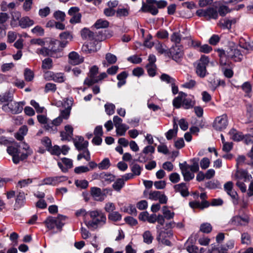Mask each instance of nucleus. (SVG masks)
<instances>
[{
  "instance_id": "1",
  "label": "nucleus",
  "mask_w": 253,
  "mask_h": 253,
  "mask_svg": "<svg viewBox=\"0 0 253 253\" xmlns=\"http://www.w3.org/2000/svg\"><path fill=\"white\" fill-rule=\"evenodd\" d=\"M7 151L12 156V161L15 164H17L20 161L26 159L33 153L32 150L25 142H21L19 145L16 143L14 146H8Z\"/></svg>"
},
{
  "instance_id": "2",
  "label": "nucleus",
  "mask_w": 253,
  "mask_h": 253,
  "mask_svg": "<svg viewBox=\"0 0 253 253\" xmlns=\"http://www.w3.org/2000/svg\"><path fill=\"white\" fill-rule=\"evenodd\" d=\"M91 220L85 222L87 227L94 230L101 228L106 223L107 218L105 214L101 211L95 210L88 212Z\"/></svg>"
},
{
  "instance_id": "3",
  "label": "nucleus",
  "mask_w": 253,
  "mask_h": 253,
  "mask_svg": "<svg viewBox=\"0 0 253 253\" xmlns=\"http://www.w3.org/2000/svg\"><path fill=\"white\" fill-rule=\"evenodd\" d=\"M66 216L59 215L57 217L48 216L43 222L49 230L53 229L55 227L61 229L65 224Z\"/></svg>"
},
{
  "instance_id": "4",
  "label": "nucleus",
  "mask_w": 253,
  "mask_h": 253,
  "mask_svg": "<svg viewBox=\"0 0 253 253\" xmlns=\"http://www.w3.org/2000/svg\"><path fill=\"white\" fill-rule=\"evenodd\" d=\"M209 63V57L205 55H202L200 59L197 61L196 72L200 77L203 78L207 75L206 67Z\"/></svg>"
},
{
  "instance_id": "5",
  "label": "nucleus",
  "mask_w": 253,
  "mask_h": 253,
  "mask_svg": "<svg viewBox=\"0 0 253 253\" xmlns=\"http://www.w3.org/2000/svg\"><path fill=\"white\" fill-rule=\"evenodd\" d=\"M196 13L199 17H204L207 19H216L218 17V12L216 8L214 7H210L205 9H198Z\"/></svg>"
},
{
  "instance_id": "6",
  "label": "nucleus",
  "mask_w": 253,
  "mask_h": 253,
  "mask_svg": "<svg viewBox=\"0 0 253 253\" xmlns=\"http://www.w3.org/2000/svg\"><path fill=\"white\" fill-rule=\"evenodd\" d=\"M22 102H10L2 106V109L6 112H10L13 114L20 113L23 110Z\"/></svg>"
},
{
  "instance_id": "7",
  "label": "nucleus",
  "mask_w": 253,
  "mask_h": 253,
  "mask_svg": "<svg viewBox=\"0 0 253 253\" xmlns=\"http://www.w3.org/2000/svg\"><path fill=\"white\" fill-rule=\"evenodd\" d=\"M171 58L176 62H180L183 58V47L179 44L173 45L169 49Z\"/></svg>"
},
{
  "instance_id": "8",
  "label": "nucleus",
  "mask_w": 253,
  "mask_h": 253,
  "mask_svg": "<svg viewBox=\"0 0 253 253\" xmlns=\"http://www.w3.org/2000/svg\"><path fill=\"white\" fill-rule=\"evenodd\" d=\"M228 124V118L226 115L223 114L218 116L215 119L213 127L217 130H222L226 128Z\"/></svg>"
},
{
  "instance_id": "9",
  "label": "nucleus",
  "mask_w": 253,
  "mask_h": 253,
  "mask_svg": "<svg viewBox=\"0 0 253 253\" xmlns=\"http://www.w3.org/2000/svg\"><path fill=\"white\" fill-rule=\"evenodd\" d=\"M179 166L184 181H189L194 178L195 172L190 170V169H189L188 167V164L186 162H184L182 163H179Z\"/></svg>"
},
{
  "instance_id": "10",
  "label": "nucleus",
  "mask_w": 253,
  "mask_h": 253,
  "mask_svg": "<svg viewBox=\"0 0 253 253\" xmlns=\"http://www.w3.org/2000/svg\"><path fill=\"white\" fill-rule=\"evenodd\" d=\"M98 73V68L96 66H92L89 70L88 77L84 81V84L88 86L97 83V74Z\"/></svg>"
},
{
  "instance_id": "11",
  "label": "nucleus",
  "mask_w": 253,
  "mask_h": 253,
  "mask_svg": "<svg viewBox=\"0 0 253 253\" xmlns=\"http://www.w3.org/2000/svg\"><path fill=\"white\" fill-rule=\"evenodd\" d=\"M67 180V177L65 176L48 177L43 179V183L42 184L55 186L60 183L65 181Z\"/></svg>"
},
{
  "instance_id": "12",
  "label": "nucleus",
  "mask_w": 253,
  "mask_h": 253,
  "mask_svg": "<svg viewBox=\"0 0 253 253\" xmlns=\"http://www.w3.org/2000/svg\"><path fill=\"white\" fill-rule=\"evenodd\" d=\"M60 41L59 42V46L60 50L65 47L69 43V42L71 41L73 39V36L72 33L69 31H65L61 33L59 35Z\"/></svg>"
},
{
  "instance_id": "13",
  "label": "nucleus",
  "mask_w": 253,
  "mask_h": 253,
  "mask_svg": "<svg viewBox=\"0 0 253 253\" xmlns=\"http://www.w3.org/2000/svg\"><path fill=\"white\" fill-rule=\"evenodd\" d=\"M250 221V218L248 215L243 217L235 216L230 220V223L235 226H246Z\"/></svg>"
},
{
  "instance_id": "14",
  "label": "nucleus",
  "mask_w": 253,
  "mask_h": 253,
  "mask_svg": "<svg viewBox=\"0 0 253 253\" xmlns=\"http://www.w3.org/2000/svg\"><path fill=\"white\" fill-rule=\"evenodd\" d=\"M156 228L158 233L157 239L158 241L164 240L165 238H170L173 235V233L171 230H163L160 225H157Z\"/></svg>"
},
{
  "instance_id": "15",
  "label": "nucleus",
  "mask_w": 253,
  "mask_h": 253,
  "mask_svg": "<svg viewBox=\"0 0 253 253\" xmlns=\"http://www.w3.org/2000/svg\"><path fill=\"white\" fill-rule=\"evenodd\" d=\"M73 135V128L69 125L65 126L64 130L60 132V136L62 140L70 141Z\"/></svg>"
},
{
  "instance_id": "16",
  "label": "nucleus",
  "mask_w": 253,
  "mask_h": 253,
  "mask_svg": "<svg viewBox=\"0 0 253 253\" xmlns=\"http://www.w3.org/2000/svg\"><path fill=\"white\" fill-rule=\"evenodd\" d=\"M61 161L62 163L65 165V167H64L62 164L60 162H58L57 165L63 172H67L69 169L73 167V161L71 159L67 158H63L61 159Z\"/></svg>"
},
{
  "instance_id": "17",
  "label": "nucleus",
  "mask_w": 253,
  "mask_h": 253,
  "mask_svg": "<svg viewBox=\"0 0 253 253\" xmlns=\"http://www.w3.org/2000/svg\"><path fill=\"white\" fill-rule=\"evenodd\" d=\"M74 145L76 148L79 150H84L87 149L88 145V142L85 141L84 138L82 136H78L74 140Z\"/></svg>"
},
{
  "instance_id": "18",
  "label": "nucleus",
  "mask_w": 253,
  "mask_h": 253,
  "mask_svg": "<svg viewBox=\"0 0 253 253\" xmlns=\"http://www.w3.org/2000/svg\"><path fill=\"white\" fill-rule=\"evenodd\" d=\"M173 189L175 192L180 193L182 197H187L189 194L188 188L185 183L182 182L174 185Z\"/></svg>"
},
{
  "instance_id": "19",
  "label": "nucleus",
  "mask_w": 253,
  "mask_h": 253,
  "mask_svg": "<svg viewBox=\"0 0 253 253\" xmlns=\"http://www.w3.org/2000/svg\"><path fill=\"white\" fill-rule=\"evenodd\" d=\"M60 50V49L59 48L55 49L52 47L49 49L45 47H42L40 49H38L37 50V53L42 54L44 56H50L53 57L58 58L59 57L55 56L54 54L56 52H59Z\"/></svg>"
},
{
  "instance_id": "20",
  "label": "nucleus",
  "mask_w": 253,
  "mask_h": 253,
  "mask_svg": "<svg viewBox=\"0 0 253 253\" xmlns=\"http://www.w3.org/2000/svg\"><path fill=\"white\" fill-rule=\"evenodd\" d=\"M69 62L73 65H78L82 63L83 58L80 57L79 54L75 51L71 52L68 55Z\"/></svg>"
},
{
  "instance_id": "21",
  "label": "nucleus",
  "mask_w": 253,
  "mask_h": 253,
  "mask_svg": "<svg viewBox=\"0 0 253 253\" xmlns=\"http://www.w3.org/2000/svg\"><path fill=\"white\" fill-rule=\"evenodd\" d=\"M11 16L10 25L12 28L19 26L21 16V13L18 11H13L10 13Z\"/></svg>"
},
{
  "instance_id": "22",
  "label": "nucleus",
  "mask_w": 253,
  "mask_h": 253,
  "mask_svg": "<svg viewBox=\"0 0 253 253\" xmlns=\"http://www.w3.org/2000/svg\"><path fill=\"white\" fill-rule=\"evenodd\" d=\"M154 4H155V3L147 2V4H146L143 2L141 10L143 12H148L151 13L152 15H155L158 13V10Z\"/></svg>"
},
{
  "instance_id": "23",
  "label": "nucleus",
  "mask_w": 253,
  "mask_h": 253,
  "mask_svg": "<svg viewBox=\"0 0 253 253\" xmlns=\"http://www.w3.org/2000/svg\"><path fill=\"white\" fill-rule=\"evenodd\" d=\"M99 178L105 184H109L114 181L115 176L112 174L102 172L99 175Z\"/></svg>"
},
{
  "instance_id": "24",
  "label": "nucleus",
  "mask_w": 253,
  "mask_h": 253,
  "mask_svg": "<svg viewBox=\"0 0 253 253\" xmlns=\"http://www.w3.org/2000/svg\"><path fill=\"white\" fill-rule=\"evenodd\" d=\"M231 138L235 141H240L243 139L242 132L238 131L236 129L232 128L229 132Z\"/></svg>"
},
{
  "instance_id": "25",
  "label": "nucleus",
  "mask_w": 253,
  "mask_h": 253,
  "mask_svg": "<svg viewBox=\"0 0 253 253\" xmlns=\"http://www.w3.org/2000/svg\"><path fill=\"white\" fill-rule=\"evenodd\" d=\"M220 65L223 67H230L231 63L229 61L228 57L226 56L225 52L223 50L220 51L219 53Z\"/></svg>"
},
{
  "instance_id": "26",
  "label": "nucleus",
  "mask_w": 253,
  "mask_h": 253,
  "mask_svg": "<svg viewBox=\"0 0 253 253\" xmlns=\"http://www.w3.org/2000/svg\"><path fill=\"white\" fill-rule=\"evenodd\" d=\"M34 24V22L32 19L28 16H25L20 19L19 26L22 28H26L33 25Z\"/></svg>"
},
{
  "instance_id": "27",
  "label": "nucleus",
  "mask_w": 253,
  "mask_h": 253,
  "mask_svg": "<svg viewBox=\"0 0 253 253\" xmlns=\"http://www.w3.org/2000/svg\"><path fill=\"white\" fill-rule=\"evenodd\" d=\"M178 130V126L174 120L173 127L172 129H169L166 133V137L168 140H171L173 137L177 135Z\"/></svg>"
},
{
  "instance_id": "28",
  "label": "nucleus",
  "mask_w": 253,
  "mask_h": 253,
  "mask_svg": "<svg viewBox=\"0 0 253 253\" xmlns=\"http://www.w3.org/2000/svg\"><path fill=\"white\" fill-rule=\"evenodd\" d=\"M81 36L85 40L91 41L94 39V34L87 28H84L81 31Z\"/></svg>"
},
{
  "instance_id": "29",
  "label": "nucleus",
  "mask_w": 253,
  "mask_h": 253,
  "mask_svg": "<svg viewBox=\"0 0 253 253\" xmlns=\"http://www.w3.org/2000/svg\"><path fill=\"white\" fill-rule=\"evenodd\" d=\"M127 76L128 74L126 71H123L117 75V78L119 81L117 85L119 87H121L126 84Z\"/></svg>"
},
{
  "instance_id": "30",
  "label": "nucleus",
  "mask_w": 253,
  "mask_h": 253,
  "mask_svg": "<svg viewBox=\"0 0 253 253\" xmlns=\"http://www.w3.org/2000/svg\"><path fill=\"white\" fill-rule=\"evenodd\" d=\"M26 198L24 192L19 191L16 196L15 199V204L19 207L24 205L25 202Z\"/></svg>"
},
{
  "instance_id": "31",
  "label": "nucleus",
  "mask_w": 253,
  "mask_h": 253,
  "mask_svg": "<svg viewBox=\"0 0 253 253\" xmlns=\"http://www.w3.org/2000/svg\"><path fill=\"white\" fill-rule=\"evenodd\" d=\"M190 161L192 162V164L191 165H188L189 169H190V170L192 172H198L199 170V159L197 158H195L191 160Z\"/></svg>"
},
{
  "instance_id": "32",
  "label": "nucleus",
  "mask_w": 253,
  "mask_h": 253,
  "mask_svg": "<svg viewBox=\"0 0 253 253\" xmlns=\"http://www.w3.org/2000/svg\"><path fill=\"white\" fill-rule=\"evenodd\" d=\"M182 95L184 96L182 101V106L186 109L192 107L193 103L192 100L190 98L187 97V94L185 93L182 92Z\"/></svg>"
},
{
  "instance_id": "33",
  "label": "nucleus",
  "mask_w": 253,
  "mask_h": 253,
  "mask_svg": "<svg viewBox=\"0 0 253 253\" xmlns=\"http://www.w3.org/2000/svg\"><path fill=\"white\" fill-rule=\"evenodd\" d=\"M183 96V95H182V92H179L178 96L173 100L172 104L175 108H179L181 105L182 106Z\"/></svg>"
},
{
  "instance_id": "34",
  "label": "nucleus",
  "mask_w": 253,
  "mask_h": 253,
  "mask_svg": "<svg viewBox=\"0 0 253 253\" xmlns=\"http://www.w3.org/2000/svg\"><path fill=\"white\" fill-rule=\"evenodd\" d=\"M240 51L237 49L235 46H233L230 49V50L228 52V57L231 58L234 57H239L241 56Z\"/></svg>"
},
{
  "instance_id": "35",
  "label": "nucleus",
  "mask_w": 253,
  "mask_h": 253,
  "mask_svg": "<svg viewBox=\"0 0 253 253\" xmlns=\"http://www.w3.org/2000/svg\"><path fill=\"white\" fill-rule=\"evenodd\" d=\"M162 212L164 217L166 219L169 220L172 219L174 216V212L169 211L167 206H164L162 208Z\"/></svg>"
},
{
  "instance_id": "36",
  "label": "nucleus",
  "mask_w": 253,
  "mask_h": 253,
  "mask_svg": "<svg viewBox=\"0 0 253 253\" xmlns=\"http://www.w3.org/2000/svg\"><path fill=\"white\" fill-rule=\"evenodd\" d=\"M12 98L11 93L9 91L5 92L0 95V103L2 104L9 101H11Z\"/></svg>"
},
{
  "instance_id": "37",
  "label": "nucleus",
  "mask_w": 253,
  "mask_h": 253,
  "mask_svg": "<svg viewBox=\"0 0 253 253\" xmlns=\"http://www.w3.org/2000/svg\"><path fill=\"white\" fill-rule=\"evenodd\" d=\"M91 194L93 197L96 200H100L102 193L101 189L98 187H92L91 188Z\"/></svg>"
},
{
  "instance_id": "38",
  "label": "nucleus",
  "mask_w": 253,
  "mask_h": 253,
  "mask_svg": "<svg viewBox=\"0 0 253 253\" xmlns=\"http://www.w3.org/2000/svg\"><path fill=\"white\" fill-rule=\"evenodd\" d=\"M116 133L118 135L124 136L126 131L128 129V126L126 124H123L116 127Z\"/></svg>"
},
{
  "instance_id": "39",
  "label": "nucleus",
  "mask_w": 253,
  "mask_h": 253,
  "mask_svg": "<svg viewBox=\"0 0 253 253\" xmlns=\"http://www.w3.org/2000/svg\"><path fill=\"white\" fill-rule=\"evenodd\" d=\"M125 185V182L123 179L118 178L114 183L112 186L114 190L117 191H120Z\"/></svg>"
},
{
  "instance_id": "40",
  "label": "nucleus",
  "mask_w": 253,
  "mask_h": 253,
  "mask_svg": "<svg viewBox=\"0 0 253 253\" xmlns=\"http://www.w3.org/2000/svg\"><path fill=\"white\" fill-rule=\"evenodd\" d=\"M33 181L32 179L28 178L19 180L16 185L17 188H22L28 186Z\"/></svg>"
},
{
  "instance_id": "41",
  "label": "nucleus",
  "mask_w": 253,
  "mask_h": 253,
  "mask_svg": "<svg viewBox=\"0 0 253 253\" xmlns=\"http://www.w3.org/2000/svg\"><path fill=\"white\" fill-rule=\"evenodd\" d=\"M108 219L113 221H118L121 220L122 215L118 211H113L108 215Z\"/></svg>"
},
{
  "instance_id": "42",
  "label": "nucleus",
  "mask_w": 253,
  "mask_h": 253,
  "mask_svg": "<svg viewBox=\"0 0 253 253\" xmlns=\"http://www.w3.org/2000/svg\"><path fill=\"white\" fill-rule=\"evenodd\" d=\"M52 59L49 58H47L42 61V68L44 70H48L52 68Z\"/></svg>"
},
{
  "instance_id": "43",
  "label": "nucleus",
  "mask_w": 253,
  "mask_h": 253,
  "mask_svg": "<svg viewBox=\"0 0 253 253\" xmlns=\"http://www.w3.org/2000/svg\"><path fill=\"white\" fill-rule=\"evenodd\" d=\"M124 211L132 215H136L137 213V211L135 206L131 204L127 206L124 207Z\"/></svg>"
},
{
  "instance_id": "44",
  "label": "nucleus",
  "mask_w": 253,
  "mask_h": 253,
  "mask_svg": "<svg viewBox=\"0 0 253 253\" xmlns=\"http://www.w3.org/2000/svg\"><path fill=\"white\" fill-rule=\"evenodd\" d=\"M160 79L162 81L166 82L167 84H171L174 82H175V80L167 74H162L160 77Z\"/></svg>"
},
{
  "instance_id": "45",
  "label": "nucleus",
  "mask_w": 253,
  "mask_h": 253,
  "mask_svg": "<svg viewBox=\"0 0 253 253\" xmlns=\"http://www.w3.org/2000/svg\"><path fill=\"white\" fill-rule=\"evenodd\" d=\"M44 128L49 132L54 133L57 131V127L52 122H48L44 126Z\"/></svg>"
},
{
  "instance_id": "46",
  "label": "nucleus",
  "mask_w": 253,
  "mask_h": 253,
  "mask_svg": "<svg viewBox=\"0 0 253 253\" xmlns=\"http://www.w3.org/2000/svg\"><path fill=\"white\" fill-rule=\"evenodd\" d=\"M243 90L246 93V96L250 97L252 92V85L250 82H245L241 86Z\"/></svg>"
},
{
  "instance_id": "47",
  "label": "nucleus",
  "mask_w": 253,
  "mask_h": 253,
  "mask_svg": "<svg viewBox=\"0 0 253 253\" xmlns=\"http://www.w3.org/2000/svg\"><path fill=\"white\" fill-rule=\"evenodd\" d=\"M200 230L204 233H209L212 230V226L209 223H204L201 225Z\"/></svg>"
},
{
  "instance_id": "48",
  "label": "nucleus",
  "mask_w": 253,
  "mask_h": 253,
  "mask_svg": "<svg viewBox=\"0 0 253 253\" xmlns=\"http://www.w3.org/2000/svg\"><path fill=\"white\" fill-rule=\"evenodd\" d=\"M75 185L81 189H86L88 186V182L85 179L76 180L75 181Z\"/></svg>"
},
{
  "instance_id": "49",
  "label": "nucleus",
  "mask_w": 253,
  "mask_h": 253,
  "mask_svg": "<svg viewBox=\"0 0 253 253\" xmlns=\"http://www.w3.org/2000/svg\"><path fill=\"white\" fill-rule=\"evenodd\" d=\"M84 152L83 153L79 154L77 156V160L78 161L81 160L82 158L85 159L87 161H89L90 160V153L88 150L84 149L83 150Z\"/></svg>"
},
{
  "instance_id": "50",
  "label": "nucleus",
  "mask_w": 253,
  "mask_h": 253,
  "mask_svg": "<svg viewBox=\"0 0 253 253\" xmlns=\"http://www.w3.org/2000/svg\"><path fill=\"white\" fill-rule=\"evenodd\" d=\"M65 13L60 10L56 11L53 13V17L56 20L61 22H63L65 20Z\"/></svg>"
},
{
  "instance_id": "51",
  "label": "nucleus",
  "mask_w": 253,
  "mask_h": 253,
  "mask_svg": "<svg viewBox=\"0 0 253 253\" xmlns=\"http://www.w3.org/2000/svg\"><path fill=\"white\" fill-rule=\"evenodd\" d=\"M109 25V22L107 20L102 19L98 20L94 24V26L97 29L106 28Z\"/></svg>"
},
{
  "instance_id": "52",
  "label": "nucleus",
  "mask_w": 253,
  "mask_h": 253,
  "mask_svg": "<svg viewBox=\"0 0 253 253\" xmlns=\"http://www.w3.org/2000/svg\"><path fill=\"white\" fill-rule=\"evenodd\" d=\"M129 14V9L126 8H118L116 11V16L118 17H126Z\"/></svg>"
},
{
  "instance_id": "53",
  "label": "nucleus",
  "mask_w": 253,
  "mask_h": 253,
  "mask_svg": "<svg viewBox=\"0 0 253 253\" xmlns=\"http://www.w3.org/2000/svg\"><path fill=\"white\" fill-rule=\"evenodd\" d=\"M241 243L243 244L249 245L251 244V236L248 233H243L241 235Z\"/></svg>"
},
{
  "instance_id": "54",
  "label": "nucleus",
  "mask_w": 253,
  "mask_h": 253,
  "mask_svg": "<svg viewBox=\"0 0 253 253\" xmlns=\"http://www.w3.org/2000/svg\"><path fill=\"white\" fill-rule=\"evenodd\" d=\"M105 59L107 62L110 64L115 63L117 60L116 56L111 53H107L105 55Z\"/></svg>"
},
{
  "instance_id": "55",
  "label": "nucleus",
  "mask_w": 253,
  "mask_h": 253,
  "mask_svg": "<svg viewBox=\"0 0 253 253\" xmlns=\"http://www.w3.org/2000/svg\"><path fill=\"white\" fill-rule=\"evenodd\" d=\"M148 75L151 77H154L156 75V65L152 64H147L146 66Z\"/></svg>"
},
{
  "instance_id": "56",
  "label": "nucleus",
  "mask_w": 253,
  "mask_h": 253,
  "mask_svg": "<svg viewBox=\"0 0 253 253\" xmlns=\"http://www.w3.org/2000/svg\"><path fill=\"white\" fill-rule=\"evenodd\" d=\"M144 242L148 244L152 243L153 237L149 231H145L143 235Z\"/></svg>"
},
{
  "instance_id": "57",
  "label": "nucleus",
  "mask_w": 253,
  "mask_h": 253,
  "mask_svg": "<svg viewBox=\"0 0 253 253\" xmlns=\"http://www.w3.org/2000/svg\"><path fill=\"white\" fill-rule=\"evenodd\" d=\"M65 80V77L63 73H53V77L52 78V81L57 83H63Z\"/></svg>"
},
{
  "instance_id": "58",
  "label": "nucleus",
  "mask_w": 253,
  "mask_h": 253,
  "mask_svg": "<svg viewBox=\"0 0 253 253\" xmlns=\"http://www.w3.org/2000/svg\"><path fill=\"white\" fill-rule=\"evenodd\" d=\"M105 111L109 115L113 114L115 112V106L112 103H107L104 106Z\"/></svg>"
},
{
  "instance_id": "59",
  "label": "nucleus",
  "mask_w": 253,
  "mask_h": 253,
  "mask_svg": "<svg viewBox=\"0 0 253 253\" xmlns=\"http://www.w3.org/2000/svg\"><path fill=\"white\" fill-rule=\"evenodd\" d=\"M110 166V163L109 159L105 158L98 164V168L101 169H106Z\"/></svg>"
},
{
  "instance_id": "60",
  "label": "nucleus",
  "mask_w": 253,
  "mask_h": 253,
  "mask_svg": "<svg viewBox=\"0 0 253 253\" xmlns=\"http://www.w3.org/2000/svg\"><path fill=\"white\" fill-rule=\"evenodd\" d=\"M50 12V9L48 6L41 8L39 10V15L42 18L45 17L49 15Z\"/></svg>"
},
{
  "instance_id": "61",
  "label": "nucleus",
  "mask_w": 253,
  "mask_h": 253,
  "mask_svg": "<svg viewBox=\"0 0 253 253\" xmlns=\"http://www.w3.org/2000/svg\"><path fill=\"white\" fill-rule=\"evenodd\" d=\"M14 66V64L12 62L3 64L1 66V71L2 72H6L13 69Z\"/></svg>"
},
{
  "instance_id": "62",
  "label": "nucleus",
  "mask_w": 253,
  "mask_h": 253,
  "mask_svg": "<svg viewBox=\"0 0 253 253\" xmlns=\"http://www.w3.org/2000/svg\"><path fill=\"white\" fill-rule=\"evenodd\" d=\"M52 155L59 156L61 153V148L58 145L51 147L48 150Z\"/></svg>"
},
{
  "instance_id": "63",
  "label": "nucleus",
  "mask_w": 253,
  "mask_h": 253,
  "mask_svg": "<svg viewBox=\"0 0 253 253\" xmlns=\"http://www.w3.org/2000/svg\"><path fill=\"white\" fill-rule=\"evenodd\" d=\"M171 41L175 44H179L181 41V37L180 34L178 32L173 33L171 36Z\"/></svg>"
},
{
  "instance_id": "64",
  "label": "nucleus",
  "mask_w": 253,
  "mask_h": 253,
  "mask_svg": "<svg viewBox=\"0 0 253 253\" xmlns=\"http://www.w3.org/2000/svg\"><path fill=\"white\" fill-rule=\"evenodd\" d=\"M24 76L25 80L28 82H30L33 80L34 78V74L31 70L26 68L25 70Z\"/></svg>"
}]
</instances>
